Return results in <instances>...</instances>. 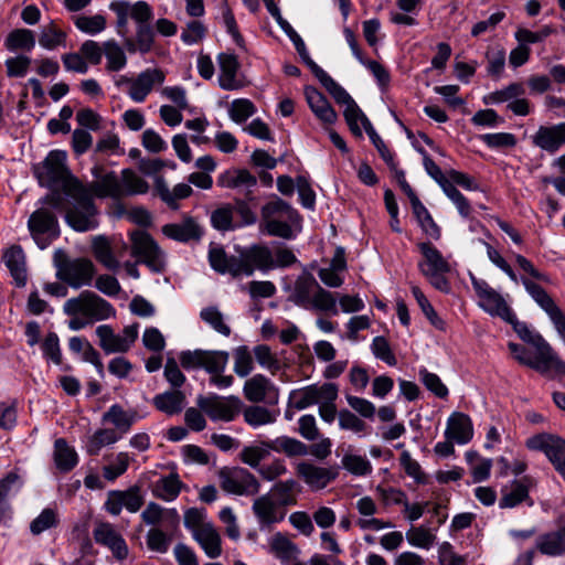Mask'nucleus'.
<instances>
[{
    "mask_svg": "<svg viewBox=\"0 0 565 565\" xmlns=\"http://www.w3.org/2000/svg\"><path fill=\"white\" fill-rule=\"evenodd\" d=\"M211 224L221 232L233 230V207L225 204L214 210L211 214Z\"/></svg>",
    "mask_w": 565,
    "mask_h": 565,
    "instance_id": "60",
    "label": "nucleus"
},
{
    "mask_svg": "<svg viewBox=\"0 0 565 565\" xmlns=\"http://www.w3.org/2000/svg\"><path fill=\"white\" fill-rule=\"evenodd\" d=\"M4 45L11 52L18 50L30 52L35 46L34 33L29 29H14L8 34Z\"/></svg>",
    "mask_w": 565,
    "mask_h": 565,
    "instance_id": "47",
    "label": "nucleus"
},
{
    "mask_svg": "<svg viewBox=\"0 0 565 565\" xmlns=\"http://www.w3.org/2000/svg\"><path fill=\"white\" fill-rule=\"evenodd\" d=\"M276 391L274 384L264 374H255L249 377L243 387L245 398L250 403H262Z\"/></svg>",
    "mask_w": 565,
    "mask_h": 565,
    "instance_id": "32",
    "label": "nucleus"
},
{
    "mask_svg": "<svg viewBox=\"0 0 565 565\" xmlns=\"http://www.w3.org/2000/svg\"><path fill=\"white\" fill-rule=\"evenodd\" d=\"M268 444L269 441H262L259 445L245 446L238 455L239 460L257 470L262 460L269 456L271 448Z\"/></svg>",
    "mask_w": 565,
    "mask_h": 565,
    "instance_id": "49",
    "label": "nucleus"
},
{
    "mask_svg": "<svg viewBox=\"0 0 565 565\" xmlns=\"http://www.w3.org/2000/svg\"><path fill=\"white\" fill-rule=\"evenodd\" d=\"M56 276L73 288H81L90 285L95 266L90 259L87 258H67L55 260Z\"/></svg>",
    "mask_w": 565,
    "mask_h": 565,
    "instance_id": "7",
    "label": "nucleus"
},
{
    "mask_svg": "<svg viewBox=\"0 0 565 565\" xmlns=\"http://www.w3.org/2000/svg\"><path fill=\"white\" fill-rule=\"evenodd\" d=\"M2 259L17 285L19 287L24 286L26 281V268L22 248L17 245L9 247L4 250Z\"/></svg>",
    "mask_w": 565,
    "mask_h": 565,
    "instance_id": "33",
    "label": "nucleus"
},
{
    "mask_svg": "<svg viewBox=\"0 0 565 565\" xmlns=\"http://www.w3.org/2000/svg\"><path fill=\"white\" fill-rule=\"evenodd\" d=\"M74 23L82 32L88 34H97L106 28V19L102 14L78 15L74 19Z\"/></svg>",
    "mask_w": 565,
    "mask_h": 565,
    "instance_id": "61",
    "label": "nucleus"
},
{
    "mask_svg": "<svg viewBox=\"0 0 565 565\" xmlns=\"http://www.w3.org/2000/svg\"><path fill=\"white\" fill-rule=\"evenodd\" d=\"M359 512V518L355 521L356 526L362 531H382L391 529L394 524L388 520L377 519L374 515L377 513V504L371 497H362L355 503Z\"/></svg>",
    "mask_w": 565,
    "mask_h": 565,
    "instance_id": "17",
    "label": "nucleus"
},
{
    "mask_svg": "<svg viewBox=\"0 0 565 565\" xmlns=\"http://www.w3.org/2000/svg\"><path fill=\"white\" fill-rule=\"evenodd\" d=\"M270 550L282 561H289L298 553L297 546L281 533H276L271 537Z\"/></svg>",
    "mask_w": 565,
    "mask_h": 565,
    "instance_id": "54",
    "label": "nucleus"
},
{
    "mask_svg": "<svg viewBox=\"0 0 565 565\" xmlns=\"http://www.w3.org/2000/svg\"><path fill=\"white\" fill-rule=\"evenodd\" d=\"M142 504L143 498L140 493V488L138 486H132L125 491H109L105 502V508L110 514L118 515L122 508L135 513L142 507Z\"/></svg>",
    "mask_w": 565,
    "mask_h": 565,
    "instance_id": "15",
    "label": "nucleus"
},
{
    "mask_svg": "<svg viewBox=\"0 0 565 565\" xmlns=\"http://www.w3.org/2000/svg\"><path fill=\"white\" fill-rule=\"evenodd\" d=\"M198 406L211 420L232 422L243 407L242 401L234 395L199 397Z\"/></svg>",
    "mask_w": 565,
    "mask_h": 565,
    "instance_id": "13",
    "label": "nucleus"
},
{
    "mask_svg": "<svg viewBox=\"0 0 565 565\" xmlns=\"http://www.w3.org/2000/svg\"><path fill=\"white\" fill-rule=\"evenodd\" d=\"M230 354L226 351L194 350L180 353V363L184 369H204L207 373L224 372Z\"/></svg>",
    "mask_w": 565,
    "mask_h": 565,
    "instance_id": "9",
    "label": "nucleus"
},
{
    "mask_svg": "<svg viewBox=\"0 0 565 565\" xmlns=\"http://www.w3.org/2000/svg\"><path fill=\"white\" fill-rule=\"evenodd\" d=\"M507 322L513 326L514 331L524 342L530 343L536 350L535 358L516 355L518 362L543 375H547L551 372L556 375H565V362L540 333L533 332L524 322L518 321L514 313L513 321Z\"/></svg>",
    "mask_w": 565,
    "mask_h": 565,
    "instance_id": "3",
    "label": "nucleus"
},
{
    "mask_svg": "<svg viewBox=\"0 0 565 565\" xmlns=\"http://www.w3.org/2000/svg\"><path fill=\"white\" fill-rule=\"evenodd\" d=\"M217 183L227 189L245 188L250 190L257 184V179L246 169H231L218 177Z\"/></svg>",
    "mask_w": 565,
    "mask_h": 565,
    "instance_id": "36",
    "label": "nucleus"
},
{
    "mask_svg": "<svg viewBox=\"0 0 565 565\" xmlns=\"http://www.w3.org/2000/svg\"><path fill=\"white\" fill-rule=\"evenodd\" d=\"M417 247L424 256V262L419 263V269L424 276L433 273L450 271L449 263L431 243L422 242L417 244Z\"/></svg>",
    "mask_w": 565,
    "mask_h": 565,
    "instance_id": "25",
    "label": "nucleus"
},
{
    "mask_svg": "<svg viewBox=\"0 0 565 565\" xmlns=\"http://www.w3.org/2000/svg\"><path fill=\"white\" fill-rule=\"evenodd\" d=\"M66 33L61 30L54 21L42 26L39 35V44L46 50H54L57 46L66 45Z\"/></svg>",
    "mask_w": 565,
    "mask_h": 565,
    "instance_id": "48",
    "label": "nucleus"
},
{
    "mask_svg": "<svg viewBox=\"0 0 565 565\" xmlns=\"http://www.w3.org/2000/svg\"><path fill=\"white\" fill-rule=\"evenodd\" d=\"M536 548L545 555L558 556L565 553V525L557 531L543 534L536 540Z\"/></svg>",
    "mask_w": 565,
    "mask_h": 565,
    "instance_id": "38",
    "label": "nucleus"
},
{
    "mask_svg": "<svg viewBox=\"0 0 565 565\" xmlns=\"http://www.w3.org/2000/svg\"><path fill=\"white\" fill-rule=\"evenodd\" d=\"M184 526L200 544L205 554L216 558L222 554L221 535L216 527L206 521L204 509L190 508L184 512Z\"/></svg>",
    "mask_w": 565,
    "mask_h": 565,
    "instance_id": "5",
    "label": "nucleus"
},
{
    "mask_svg": "<svg viewBox=\"0 0 565 565\" xmlns=\"http://www.w3.org/2000/svg\"><path fill=\"white\" fill-rule=\"evenodd\" d=\"M35 174L42 185L52 189L44 202L63 213L73 230L88 232L97 228L98 210L92 204L86 184L68 170L65 151H51L35 169Z\"/></svg>",
    "mask_w": 565,
    "mask_h": 565,
    "instance_id": "1",
    "label": "nucleus"
},
{
    "mask_svg": "<svg viewBox=\"0 0 565 565\" xmlns=\"http://www.w3.org/2000/svg\"><path fill=\"white\" fill-rule=\"evenodd\" d=\"M182 486L179 476L170 473L154 482L152 493L163 501H172L179 495Z\"/></svg>",
    "mask_w": 565,
    "mask_h": 565,
    "instance_id": "42",
    "label": "nucleus"
},
{
    "mask_svg": "<svg viewBox=\"0 0 565 565\" xmlns=\"http://www.w3.org/2000/svg\"><path fill=\"white\" fill-rule=\"evenodd\" d=\"M256 111L254 104L246 98L235 99L231 103L228 113L233 121L242 124Z\"/></svg>",
    "mask_w": 565,
    "mask_h": 565,
    "instance_id": "59",
    "label": "nucleus"
},
{
    "mask_svg": "<svg viewBox=\"0 0 565 565\" xmlns=\"http://www.w3.org/2000/svg\"><path fill=\"white\" fill-rule=\"evenodd\" d=\"M524 93H525V90L521 83H512L500 90H495V92L489 94L484 98V103L486 104H500V103H504V102H509L514 98H518V97L522 96Z\"/></svg>",
    "mask_w": 565,
    "mask_h": 565,
    "instance_id": "58",
    "label": "nucleus"
},
{
    "mask_svg": "<svg viewBox=\"0 0 565 565\" xmlns=\"http://www.w3.org/2000/svg\"><path fill=\"white\" fill-rule=\"evenodd\" d=\"M102 420L105 424L113 425V429L120 434L121 438L137 420V412L125 411L119 404H114L103 414Z\"/></svg>",
    "mask_w": 565,
    "mask_h": 565,
    "instance_id": "31",
    "label": "nucleus"
},
{
    "mask_svg": "<svg viewBox=\"0 0 565 565\" xmlns=\"http://www.w3.org/2000/svg\"><path fill=\"white\" fill-rule=\"evenodd\" d=\"M244 420L254 428L276 422V414L259 405H250L243 411Z\"/></svg>",
    "mask_w": 565,
    "mask_h": 565,
    "instance_id": "50",
    "label": "nucleus"
},
{
    "mask_svg": "<svg viewBox=\"0 0 565 565\" xmlns=\"http://www.w3.org/2000/svg\"><path fill=\"white\" fill-rule=\"evenodd\" d=\"M57 226L58 223L56 216L45 209H39L33 212L28 222L30 233L41 248H45L47 246V242L42 241L41 236L43 234L57 236Z\"/></svg>",
    "mask_w": 565,
    "mask_h": 565,
    "instance_id": "19",
    "label": "nucleus"
},
{
    "mask_svg": "<svg viewBox=\"0 0 565 565\" xmlns=\"http://www.w3.org/2000/svg\"><path fill=\"white\" fill-rule=\"evenodd\" d=\"M297 476L315 491L324 489L333 481L338 472L332 468L318 467L309 461H301L296 465Z\"/></svg>",
    "mask_w": 565,
    "mask_h": 565,
    "instance_id": "16",
    "label": "nucleus"
},
{
    "mask_svg": "<svg viewBox=\"0 0 565 565\" xmlns=\"http://www.w3.org/2000/svg\"><path fill=\"white\" fill-rule=\"evenodd\" d=\"M256 362L271 374H276L281 369V363L267 344H258L253 349Z\"/></svg>",
    "mask_w": 565,
    "mask_h": 565,
    "instance_id": "53",
    "label": "nucleus"
},
{
    "mask_svg": "<svg viewBox=\"0 0 565 565\" xmlns=\"http://www.w3.org/2000/svg\"><path fill=\"white\" fill-rule=\"evenodd\" d=\"M92 174L95 180L86 185V189L88 190L93 205H95V196L99 199L111 198L116 200L122 198L120 177H118L116 172H108L105 171L103 166H95L92 169Z\"/></svg>",
    "mask_w": 565,
    "mask_h": 565,
    "instance_id": "14",
    "label": "nucleus"
},
{
    "mask_svg": "<svg viewBox=\"0 0 565 565\" xmlns=\"http://www.w3.org/2000/svg\"><path fill=\"white\" fill-rule=\"evenodd\" d=\"M92 252L94 257L109 270H117L119 262L114 255L111 243L108 237L97 235L92 238Z\"/></svg>",
    "mask_w": 565,
    "mask_h": 565,
    "instance_id": "39",
    "label": "nucleus"
},
{
    "mask_svg": "<svg viewBox=\"0 0 565 565\" xmlns=\"http://www.w3.org/2000/svg\"><path fill=\"white\" fill-rule=\"evenodd\" d=\"M319 287L320 285L311 274L303 273L297 278L290 299L298 306L308 307Z\"/></svg>",
    "mask_w": 565,
    "mask_h": 565,
    "instance_id": "34",
    "label": "nucleus"
},
{
    "mask_svg": "<svg viewBox=\"0 0 565 565\" xmlns=\"http://www.w3.org/2000/svg\"><path fill=\"white\" fill-rule=\"evenodd\" d=\"M120 439L118 434L113 428H99L88 439L86 445L87 454L97 456L103 447L113 445Z\"/></svg>",
    "mask_w": 565,
    "mask_h": 565,
    "instance_id": "46",
    "label": "nucleus"
},
{
    "mask_svg": "<svg viewBox=\"0 0 565 565\" xmlns=\"http://www.w3.org/2000/svg\"><path fill=\"white\" fill-rule=\"evenodd\" d=\"M315 309L320 311H331L333 315L338 313L337 300L333 295L323 289L321 286L317 289L309 302Z\"/></svg>",
    "mask_w": 565,
    "mask_h": 565,
    "instance_id": "63",
    "label": "nucleus"
},
{
    "mask_svg": "<svg viewBox=\"0 0 565 565\" xmlns=\"http://www.w3.org/2000/svg\"><path fill=\"white\" fill-rule=\"evenodd\" d=\"M253 512L262 526H268L281 521L285 516L279 505L269 493L258 497L253 503Z\"/></svg>",
    "mask_w": 565,
    "mask_h": 565,
    "instance_id": "27",
    "label": "nucleus"
},
{
    "mask_svg": "<svg viewBox=\"0 0 565 565\" xmlns=\"http://www.w3.org/2000/svg\"><path fill=\"white\" fill-rule=\"evenodd\" d=\"M299 222L298 212L279 198H275L262 207L260 227L270 236L290 239L294 237L292 226Z\"/></svg>",
    "mask_w": 565,
    "mask_h": 565,
    "instance_id": "4",
    "label": "nucleus"
},
{
    "mask_svg": "<svg viewBox=\"0 0 565 565\" xmlns=\"http://www.w3.org/2000/svg\"><path fill=\"white\" fill-rule=\"evenodd\" d=\"M301 492V486L294 479L276 482L271 490L270 497L279 507H288L297 504V495Z\"/></svg>",
    "mask_w": 565,
    "mask_h": 565,
    "instance_id": "35",
    "label": "nucleus"
},
{
    "mask_svg": "<svg viewBox=\"0 0 565 565\" xmlns=\"http://www.w3.org/2000/svg\"><path fill=\"white\" fill-rule=\"evenodd\" d=\"M267 446L276 452H284L287 457H302L309 454V447L306 444L287 436L278 437Z\"/></svg>",
    "mask_w": 565,
    "mask_h": 565,
    "instance_id": "43",
    "label": "nucleus"
},
{
    "mask_svg": "<svg viewBox=\"0 0 565 565\" xmlns=\"http://www.w3.org/2000/svg\"><path fill=\"white\" fill-rule=\"evenodd\" d=\"M156 408L167 415H175L182 412L185 404V395L179 390L167 391L153 397Z\"/></svg>",
    "mask_w": 565,
    "mask_h": 565,
    "instance_id": "40",
    "label": "nucleus"
},
{
    "mask_svg": "<svg viewBox=\"0 0 565 565\" xmlns=\"http://www.w3.org/2000/svg\"><path fill=\"white\" fill-rule=\"evenodd\" d=\"M526 447L531 450L543 451L548 460L557 455L565 454V439L552 434H537L526 440Z\"/></svg>",
    "mask_w": 565,
    "mask_h": 565,
    "instance_id": "29",
    "label": "nucleus"
},
{
    "mask_svg": "<svg viewBox=\"0 0 565 565\" xmlns=\"http://www.w3.org/2000/svg\"><path fill=\"white\" fill-rule=\"evenodd\" d=\"M96 543L106 546L118 561L128 556V546L119 532L110 523H99L93 531Z\"/></svg>",
    "mask_w": 565,
    "mask_h": 565,
    "instance_id": "18",
    "label": "nucleus"
},
{
    "mask_svg": "<svg viewBox=\"0 0 565 565\" xmlns=\"http://www.w3.org/2000/svg\"><path fill=\"white\" fill-rule=\"evenodd\" d=\"M220 486L227 493L252 497L259 492L260 483L245 468H223L218 471Z\"/></svg>",
    "mask_w": 565,
    "mask_h": 565,
    "instance_id": "8",
    "label": "nucleus"
},
{
    "mask_svg": "<svg viewBox=\"0 0 565 565\" xmlns=\"http://www.w3.org/2000/svg\"><path fill=\"white\" fill-rule=\"evenodd\" d=\"M138 323L127 326L122 334H116L110 326H98L96 335L99 339V347L107 354L128 352L138 338Z\"/></svg>",
    "mask_w": 565,
    "mask_h": 565,
    "instance_id": "12",
    "label": "nucleus"
},
{
    "mask_svg": "<svg viewBox=\"0 0 565 565\" xmlns=\"http://www.w3.org/2000/svg\"><path fill=\"white\" fill-rule=\"evenodd\" d=\"M54 461L61 471H70L77 463V454L65 439L58 438L54 443Z\"/></svg>",
    "mask_w": 565,
    "mask_h": 565,
    "instance_id": "44",
    "label": "nucleus"
},
{
    "mask_svg": "<svg viewBox=\"0 0 565 565\" xmlns=\"http://www.w3.org/2000/svg\"><path fill=\"white\" fill-rule=\"evenodd\" d=\"M201 319L224 337L231 334V328L224 321L223 313L216 307H206L200 312Z\"/></svg>",
    "mask_w": 565,
    "mask_h": 565,
    "instance_id": "55",
    "label": "nucleus"
},
{
    "mask_svg": "<svg viewBox=\"0 0 565 565\" xmlns=\"http://www.w3.org/2000/svg\"><path fill=\"white\" fill-rule=\"evenodd\" d=\"M162 233L167 237L182 243L199 242L203 236V228L194 217L185 216L179 223L163 225Z\"/></svg>",
    "mask_w": 565,
    "mask_h": 565,
    "instance_id": "21",
    "label": "nucleus"
},
{
    "mask_svg": "<svg viewBox=\"0 0 565 565\" xmlns=\"http://www.w3.org/2000/svg\"><path fill=\"white\" fill-rule=\"evenodd\" d=\"M530 478L524 477L521 480H513L510 486L501 489V498L499 507L501 509H512L525 502L529 507H533L534 502L529 495Z\"/></svg>",
    "mask_w": 565,
    "mask_h": 565,
    "instance_id": "23",
    "label": "nucleus"
},
{
    "mask_svg": "<svg viewBox=\"0 0 565 565\" xmlns=\"http://www.w3.org/2000/svg\"><path fill=\"white\" fill-rule=\"evenodd\" d=\"M120 188L124 198L147 193L149 184L131 169H124L120 173Z\"/></svg>",
    "mask_w": 565,
    "mask_h": 565,
    "instance_id": "45",
    "label": "nucleus"
},
{
    "mask_svg": "<svg viewBox=\"0 0 565 565\" xmlns=\"http://www.w3.org/2000/svg\"><path fill=\"white\" fill-rule=\"evenodd\" d=\"M164 74L159 68H148L137 77H135L132 86L127 89L129 97L136 102L141 103L151 93L156 84H162Z\"/></svg>",
    "mask_w": 565,
    "mask_h": 565,
    "instance_id": "22",
    "label": "nucleus"
},
{
    "mask_svg": "<svg viewBox=\"0 0 565 565\" xmlns=\"http://www.w3.org/2000/svg\"><path fill=\"white\" fill-rule=\"evenodd\" d=\"M412 292H413V296L415 297L418 306L420 307L423 313L430 321V323L435 328H437L439 330H444L445 329L444 320L441 318H439V316L435 311V309L431 306V303L429 302V300L423 294V291L417 286H413L412 287Z\"/></svg>",
    "mask_w": 565,
    "mask_h": 565,
    "instance_id": "56",
    "label": "nucleus"
},
{
    "mask_svg": "<svg viewBox=\"0 0 565 565\" xmlns=\"http://www.w3.org/2000/svg\"><path fill=\"white\" fill-rule=\"evenodd\" d=\"M63 311L67 316H82L93 322L106 320L116 313L108 301L88 290L66 300Z\"/></svg>",
    "mask_w": 565,
    "mask_h": 565,
    "instance_id": "6",
    "label": "nucleus"
},
{
    "mask_svg": "<svg viewBox=\"0 0 565 565\" xmlns=\"http://www.w3.org/2000/svg\"><path fill=\"white\" fill-rule=\"evenodd\" d=\"M445 435L447 439H452L461 445L469 443L473 436L470 417L459 412L451 414L448 418Z\"/></svg>",
    "mask_w": 565,
    "mask_h": 565,
    "instance_id": "30",
    "label": "nucleus"
},
{
    "mask_svg": "<svg viewBox=\"0 0 565 565\" xmlns=\"http://www.w3.org/2000/svg\"><path fill=\"white\" fill-rule=\"evenodd\" d=\"M156 190L161 198L171 209H178V200L185 199L191 195L192 188L185 183L177 184L171 191L162 178H158L156 181Z\"/></svg>",
    "mask_w": 565,
    "mask_h": 565,
    "instance_id": "41",
    "label": "nucleus"
},
{
    "mask_svg": "<svg viewBox=\"0 0 565 565\" xmlns=\"http://www.w3.org/2000/svg\"><path fill=\"white\" fill-rule=\"evenodd\" d=\"M471 282L479 298V306L489 315L500 317L504 321H513V311L504 300V298L487 281L477 279L473 275Z\"/></svg>",
    "mask_w": 565,
    "mask_h": 565,
    "instance_id": "11",
    "label": "nucleus"
},
{
    "mask_svg": "<svg viewBox=\"0 0 565 565\" xmlns=\"http://www.w3.org/2000/svg\"><path fill=\"white\" fill-rule=\"evenodd\" d=\"M311 72L338 104L347 106L353 102V98L347 93V90L341 87L326 71L315 62H311Z\"/></svg>",
    "mask_w": 565,
    "mask_h": 565,
    "instance_id": "37",
    "label": "nucleus"
},
{
    "mask_svg": "<svg viewBox=\"0 0 565 565\" xmlns=\"http://www.w3.org/2000/svg\"><path fill=\"white\" fill-rule=\"evenodd\" d=\"M146 542L150 551L164 554L170 547L171 539L160 529L153 527L148 531Z\"/></svg>",
    "mask_w": 565,
    "mask_h": 565,
    "instance_id": "64",
    "label": "nucleus"
},
{
    "mask_svg": "<svg viewBox=\"0 0 565 565\" xmlns=\"http://www.w3.org/2000/svg\"><path fill=\"white\" fill-rule=\"evenodd\" d=\"M297 409L307 408L313 404H320L323 399H337L338 386L333 383H324L321 386L310 385L294 394Z\"/></svg>",
    "mask_w": 565,
    "mask_h": 565,
    "instance_id": "20",
    "label": "nucleus"
},
{
    "mask_svg": "<svg viewBox=\"0 0 565 565\" xmlns=\"http://www.w3.org/2000/svg\"><path fill=\"white\" fill-rule=\"evenodd\" d=\"M254 354L250 352L248 347L239 345L234 349V372L239 377L248 376L254 370Z\"/></svg>",
    "mask_w": 565,
    "mask_h": 565,
    "instance_id": "52",
    "label": "nucleus"
},
{
    "mask_svg": "<svg viewBox=\"0 0 565 565\" xmlns=\"http://www.w3.org/2000/svg\"><path fill=\"white\" fill-rule=\"evenodd\" d=\"M237 255H227L223 247H211L209 262L220 274L237 278L249 277L256 270L266 273L273 269V250L265 244H253L236 248Z\"/></svg>",
    "mask_w": 565,
    "mask_h": 565,
    "instance_id": "2",
    "label": "nucleus"
},
{
    "mask_svg": "<svg viewBox=\"0 0 565 565\" xmlns=\"http://www.w3.org/2000/svg\"><path fill=\"white\" fill-rule=\"evenodd\" d=\"M533 143L547 152H556L565 143V122L541 126L533 136Z\"/></svg>",
    "mask_w": 565,
    "mask_h": 565,
    "instance_id": "24",
    "label": "nucleus"
},
{
    "mask_svg": "<svg viewBox=\"0 0 565 565\" xmlns=\"http://www.w3.org/2000/svg\"><path fill=\"white\" fill-rule=\"evenodd\" d=\"M131 254L139 263L147 265L153 271H161L164 267V259L161 249L145 231H135L130 235Z\"/></svg>",
    "mask_w": 565,
    "mask_h": 565,
    "instance_id": "10",
    "label": "nucleus"
},
{
    "mask_svg": "<svg viewBox=\"0 0 565 565\" xmlns=\"http://www.w3.org/2000/svg\"><path fill=\"white\" fill-rule=\"evenodd\" d=\"M221 74L218 76L220 86L226 90H235L243 87L241 81L236 78L239 63L234 54L221 53L217 56Z\"/></svg>",
    "mask_w": 565,
    "mask_h": 565,
    "instance_id": "26",
    "label": "nucleus"
},
{
    "mask_svg": "<svg viewBox=\"0 0 565 565\" xmlns=\"http://www.w3.org/2000/svg\"><path fill=\"white\" fill-rule=\"evenodd\" d=\"M406 539L411 545L428 550L434 545L436 536L427 527L412 526L406 533Z\"/></svg>",
    "mask_w": 565,
    "mask_h": 565,
    "instance_id": "57",
    "label": "nucleus"
},
{
    "mask_svg": "<svg viewBox=\"0 0 565 565\" xmlns=\"http://www.w3.org/2000/svg\"><path fill=\"white\" fill-rule=\"evenodd\" d=\"M129 462L130 457L127 452H118L114 462L104 466L103 477L108 481H114L127 471Z\"/></svg>",
    "mask_w": 565,
    "mask_h": 565,
    "instance_id": "62",
    "label": "nucleus"
},
{
    "mask_svg": "<svg viewBox=\"0 0 565 565\" xmlns=\"http://www.w3.org/2000/svg\"><path fill=\"white\" fill-rule=\"evenodd\" d=\"M305 96L310 109L320 121L323 124H333L337 120V113L326 96L317 88L307 86L305 88Z\"/></svg>",
    "mask_w": 565,
    "mask_h": 565,
    "instance_id": "28",
    "label": "nucleus"
},
{
    "mask_svg": "<svg viewBox=\"0 0 565 565\" xmlns=\"http://www.w3.org/2000/svg\"><path fill=\"white\" fill-rule=\"evenodd\" d=\"M104 54L106 56V70L118 72L127 64V57L122 47L114 40L104 42Z\"/></svg>",
    "mask_w": 565,
    "mask_h": 565,
    "instance_id": "51",
    "label": "nucleus"
}]
</instances>
